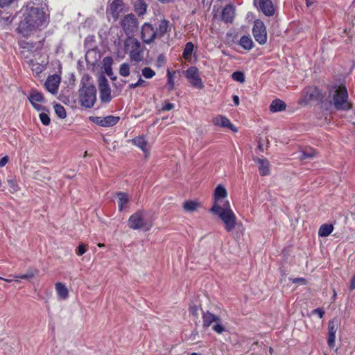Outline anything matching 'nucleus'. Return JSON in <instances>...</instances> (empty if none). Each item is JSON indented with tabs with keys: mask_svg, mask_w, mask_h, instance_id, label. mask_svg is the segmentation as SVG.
<instances>
[{
	"mask_svg": "<svg viewBox=\"0 0 355 355\" xmlns=\"http://www.w3.org/2000/svg\"><path fill=\"white\" fill-rule=\"evenodd\" d=\"M24 17L17 28L24 37L30 36L37 29L45 27L49 22L44 12L35 7L26 8Z\"/></svg>",
	"mask_w": 355,
	"mask_h": 355,
	"instance_id": "1",
	"label": "nucleus"
},
{
	"mask_svg": "<svg viewBox=\"0 0 355 355\" xmlns=\"http://www.w3.org/2000/svg\"><path fill=\"white\" fill-rule=\"evenodd\" d=\"M171 31L169 21L164 19L157 28L150 23H144L141 28V39L146 44H153L157 38H162Z\"/></svg>",
	"mask_w": 355,
	"mask_h": 355,
	"instance_id": "2",
	"label": "nucleus"
},
{
	"mask_svg": "<svg viewBox=\"0 0 355 355\" xmlns=\"http://www.w3.org/2000/svg\"><path fill=\"white\" fill-rule=\"evenodd\" d=\"M210 211L218 216L222 220L224 228L227 232H232L236 225L237 218L227 200L223 204H216L212 206Z\"/></svg>",
	"mask_w": 355,
	"mask_h": 355,
	"instance_id": "3",
	"label": "nucleus"
},
{
	"mask_svg": "<svg viewBox=\"0 0 355 355\" xmlns=\"http://www.w3.org/2000/svg\"><path fill=\"white\" fill-rule=\"evenodd\" d=\"M331 98V103L338 110H349L352 108V104L348 101L347 88L340 85L329 92Z\"/></svg>",
	"mask_w": 355,
	"mask_h": 355,
	"instance_id": "4",
	"label": "nucleus"
},
{
	"mask_svg": "<svg viewBox=\"0 0 355 355\" xmlns=\"http://www.w3.org/2000/svg\"><path fill=\"white\" fill-rule=\"evenodd\" d=\"M96 101V89L92 85H84L80 89V101L83 107L91 108Z\"/></svg>",
	"mask_w": 355,
	"mask_h": 355,
	"instance_id": "5",
	"label": "nucleus"
},
{
	"mask_svg": "<svg viewBox=\"0 0 355 355\" xmlns=\"http://www.w3.org/2000/svg\"><path fill=\"white\" fill-rule=\"evenodd\" d=\"M125 51L132 60L139 62L143 59V49L140 42L133 37H129L125 42Z\"/></svg>",
	"mask_w": 355,
	"mask_h": 355,
	"instance_id": "6",
	"label": "nucleus"
},
{
	"mask_svg": "<svg viewBox=\"0 0 355 355\" xmlns=\"http://www.w3.org/2000/svg\"><path fill=\"white\" fill-rule=\"evenodd\" d=\"M128 226L132 230L142 229L148 231L152 227L153 222L146 220L144 212L138 211L130 216Z\"/></svg>",
	"mask_w": 355,
	"mask_h": 355,
	"instance_id": "7",
	"label": "nucleus"
},
{
	"mask_svg": "<svg viewBox=\"0 0 355 355\" xmlns=\"http://www.w3.org/2000/svg\"><path fill=\"white\" fill-rule=\"evenodd\" d=\"M324 96L315 87H308L302 93V96L299 101L300 105H306L311 101H322Z\"/></svg>",
	"mask_w": 355,
	"mask_h": 355,
	"instance_id": "8",
	"label": "nucleus"
},
{
	"mask_svg": "<svg viewBox=\"0 0 355 355\" xmlns=\"http://www.w3.org/2000/svg\"><path fill=\"white\" fill-rule=\"evenodd\" d=\"M120 25L125 34L129 36L137 31L139 21L135 15L128 14L121 19Z\"/></svg>",
	"mask_w": 355,
	"mask_h": 355,
	"instance_id": "9",
	"label": "nucleus"
},
{
	"mask_svg": "<svg viewBox=\"0 0 355 355\" xmlns=\"http://www.w3.org/2000/svg\"><path fill=\"white\" fill-rule=\"evenodd\" d=\"M252 33L255 40L260 44L263 45L267 42V31L266 26L263 21L260 20H256L254 24Z\"/></svg>",
	"mask_w": 355,
	"mask_h": 355,
	"instance_id": "10",
	"label": "nucleus"
},
{
	"mask_svg": "<svg viewBox=\"0 0 355 355\" xmlns=\"http://www.w3.org/2000/svg\"><path fill=\"white\" fill-rule=\"evenodd\" d=\"M185 76L188 79L190 84L197 89H202L204 87L202 79L199 76V71L197 67H191L185 71Z\"/></svg>",
	"mask_w": 355,
	"mask_h": 355,
	"instance_id": "11",
	"label": "nucleus"
},
{
	"mask_svg": "<svg viewBox=\"0 0 355 355\" xmlns=\"http://www.w3.org/2000/svg\"><path fill=\"white\" fill-rule=\"evenodd\" d=\"M100 98L102 102L108 103L111 101V89L107 79L101 76L98 78Z\"/></svg>",
	"mask_w": 355,
	"mask_h": 355,
	"instance_id": "12",
	"label": "nucleus"
},
{
	"mask_svg": "<svg viewBox=\"0 0 355 355\" xmlns=\"http://www.w3.org/2000/svg\"><path fill=\"white\" fill-rule=\"evenodd\" d=\"M254 4L266 16H272L275 14V8L271 0H254Z\"/></svg>",
	"mask_w": 355,
	"mask_h": 355,
	"instance_id": "13",
	"label": "nucleus"
},
{
	"mask_svg": "<svg viewBox=\"0 0 355 355\" xmlns=\"http://www.w3.org/2000/svg\"><path fill=\"white\" fill-rule=\"evenodd\" d=\"M120 117L115 116H107L105 117L96 116L92 118V121L97 125L103 127H111L116 125L119 121Z\"/></svg>",
	"mask_w": 355,
	"mask_h": 355,
	"instance_id": "14",
	"label": "nucleus"
},
{
	"mask_svg": "<svg viewBox=\"0 0 355 355\" xmlns=\"http://www.w3.org/2000/svg\"><path fill=\"white\" fill-rule=\"evenodd\" d=\"M123 10V1L121 0H113L112 2L110 3L107 12L112 15L114 20H116Z\"/></svg>",
	"mask_w": 355,
	"mask_h": 355,
	"instance_id": "15",
	"label": "nucleus"
},
{
	"mask_svg": "<svg viewBox=\"0 0 355 355\" xmlns=\"http://www.w3.org/2000/svg\"><path fill=\"white\" fill-rule=\"evenodd\" d=\"M253 160L258 164L259 174L266 176L270 174V163L266 158L253 157Z\"/></svg>",
	"mask_w": 355,
	"mask_h": 355,
	"instance_id": "16",
	"label": "nucleus"
},
{
	"mask_svg": "<svg viewBox=\"0 0 355 355\" xmlns=\"http://www.w3.org/2000/svg\"><path fill=\"white\" fill-rule=\"evenodd\" d=\"M60 82V78L58 76H51L47 78L45 83L46 88L51 94H56L58 89Z\"/></svg>",
	"mask_w": 355,
	"mask_h": 355,
	"instance_id": "17",
	"label": "nucleus"
},
{
	"mask_svg": "<svg viewBox=\"0 0 355 355\" xmlns=\"http://www.w3.org/2000/svg\"><path fill=\"white\" fill-rule=\"evenodd\" d=\"M212 123L215 126L228 128L234 132L236 131V129L234 128V125H232L230 121L225 116L218 115L216 116L213 119Z\"/></svg>",
	"mask_w": 355,
	"mask_h": 355,
	"instance_id": "18",
	"label": "nucleus"
},
{
	"mask_svg": "<svg viewBox=\"0 0 355 355\" xmlns=\"http://www.w3.org/2000/svg\"><path fill=\"white\" fill-rule=\"evenodd\" d=\"M28 100L34 108H35L37 110H43V107L38 104V103H41L44 101V97L40 92H38L35 90L32 91L28 97Z\"/></svg>",
	"mask_w": 355,
	"mask_h": 355,
	"instance_id": "19",
	"label": "nucleus"
},
{
	"mask_svg": "<svg viewBox=\"0 0 355 355\" xmlns=\"http://www.w3.org/2000/svg\"><path fill=\"white\" fill-rule=\"evenodd\" d=\"M132 144L139 147L145 154V157L149 155V148L148 141L143 136L137 137L132 139Z\"/></svg>",
	"mask_w": 355,
	"mask_h": 355,
	"instance_id": "20",
	"label": "nucleus"
},
{
	"mask_svg": "<svg viewBox=\"0 0 355 355\" xmlns=\"http://www.w3.org/2000/svg\"><path fill=\"white\" fill-rule=\"evenodd\" d=\"M220 322V319L218 315H216L209 311L203 313L202 326L204 328H208L213 322Z\"/></svg>",
	"mask_w": 355,
	"mask_h": 355,
	"instance_id": "21",
	"label": "nucleus"
},
{
	"mask_svg": "<svg viewBox=\"0 0 355 355\" xmlns=\"http://www.w3.org/2000/svg\"><path fill=\"white\" fill-rule=\"evenodd\" d=\"M214 196V205L220 204L219 200L220 199L225 198L227 196V192L224 187L219 184L216 187Z\"/></svg>",
	"mask_w": 355,
	"mask_h": 355,
	"instance_id": "22",
	"label": "nucleus"
},
{
	"mask_svg": "<svg viewBox=\"0 0 355 355\" xmlns=\"http://www.w3.org/2000/svg\"><path fill=\"white\" fill-rule=\"evenodd\" d=\"M234 17V9L232 6L228 5L222 12V19L225 22H232Z\"/></svg>",
	"mask_w": 355,
	"mask_h": 355,
	"instance_id": "23",
	"label": "nucleus"
},
{
	"mask_svg": "<svg viewBox=\"0 0 355 355\" xmlns=\"http://www.w3.org/2000/svg\"><path fill=\"white\" fill-rule=\"evenodd\" d=\"M55 290L60 299L66 300L68 298L69 290L64 284L57 282L55 284Z\"/></svg>",
	"mask_w": 355,
	"mask_h": 355,
	"instance_id": "24",
	"label": "nucleus"
},
{
	"mask_svg": "<svg viewBox=\"0 0 355 355\" xmlns=\"http://www.w3.org/2000/svg\"><path fill=\"white\" fill-rule=\"evenodd\" d=\"M286 103L280 99H275L272 101L270 105V110L272 112L283 111L286 109Z\"/></svg>",
	"mask_w": 355,
	"mask_h": 355,
	"instance_id": "25",
	"label": "nucleus"
},
{
	"mask_svg": "<svg viewBox=\"0 0 355 355\" xmlns=\"http://www.w3.org/2000/svg\"><path fill=\"white\" fill-rule=\"evenodd\" d=\"M201 207L197 200H187L183 203V208L187 212H193Z\"/></svg>",
	"mask_w": 355,
	"mask_h": 355,
	"instance_id": "26",
	"label": "nucleus"
},
{
	"mask_svg": "<svg viewBox=\"0 0 355 355\" xmlns=\"http://www.w3.org/2000/svg\"><path fill=\"white\" fill-rule=\"evenodd\" d=\"M39 273V270L37 269L29 268L26 273L22 275H10V277L13 278H19V279H25L28 280H31L34 278Z\"/></svg>",
	"mask_w": 355,
	"mask_h": 355,
	"instance_id": "27",
	"label": "nucleus"
},
{
	"mask_svg": "<svg viewBox=\"0 0 355 355\" xmlns=\"http://www.w3.org/2000/svg\"><path fill=\"white\" fill-rule=\"evenodd\" d=\"M334 230V226L331 224H323L318 230V235L321 237L328 236Z\"/></svg>",
	"mask_w": 355,
	"mask_h": 355,
	"instance_id": "28",
	"label": "nucleus"
},
{
	"mask_svg": "<svg viewBox=\"0 0 355 355\" xmlns=\"http://www.w3.org/2000/svg\"><path fill=\"white\" fill-rule=\"evenodd\" d=\"M147 5L143 0H138L135 3V11L139 15H144L146 12Z\"/></svg>",
	"mask_w": 355,
	"mask_h": 355,
	"instance_id": "29",
	"label": "nucleus"
},
{
	"mask_svg": "<svg viewBox=\"0 0 355 355\" xmlns=\"http://www.w3.org/2000/svg\"><path fill=\"white\" fill-rule=\"evenodd\" d=\"M240 45L246 50H250L253 47V42L249 36H243L239 41Z\"/></svg>",
	"mask_w": 355,
	"mask_h": 355,
	"instance_id": "30",
	"label": "nucleus"
},
{
	"mask_svg": "<svg viewBox=\"0 0 355 355\" xmlns=\"http://www.w3.org/2000/svg\"><path fill=\"white\" fill-rule=\"evenodd\" d=\"M117 196L119 198V209L120 211H121L123 209V206L125 205L129 202L130 198L128 197L127 193L122 192L118 193Z\"/></svg>",
	"mask_w": 355,
	"mask_h": 355,
	"instance_id": "31",
	"label": "nucleus"
},
{
	"mask_svg": "<svg viewBox=\"0 0 355 355\" xmlns=\"http://www.w3.org/2000/svg\"><path fill=\"white\" fill-rule=\"evenodd\" d=\"M29 65L32 71L37 75L42 72L45 68V64L35 62L33 60L30 62Z\"/></svg>",
	"mask_w": 355,
	"mask_h": 355,
	"instance_id": "32",
	"label": "nucleus"
},
{
	"mask_svg": "<svg viewBox=\"0 0 355 355\" xmlns=\"http://www.w3.org/2000/svg\"><path fill=\"white\" fill-rule=\"evenodd\" d=\"M193 44L192 42H187L185 45V48L184 49V52H183V58L185 59V60H189L191 58V54L193 53Z\"/></svg>",
	"mask_w": 355,
	"mask_h": 355,
	"instance_id": "33",
	"label": "nucleus"
},
{
	"mask_svg": "<svg viewBox=\"0 0 355 355\" xmlns=\"http://www.w3.org/2000/svg\"><path fill=\"white\" fill-rule=\"evenodd\" d=\"M112 59L111 57H105L103 59V65L105 73L108 76H111L112 74Z\"/></svg>",
	"mask_w": 355,
	"mask_h": 355,
	"instance_id": "34",
	"label": "nucleus"
},
{
	"mask_svg": "<svg viewBox=\"0 0 355 355\" xmlns=\"http://www.w3.org/2000/svg\"><path fill=\"white\" fill-rule=\"evenodd\" d=\"M54 110L55 114L58 115V117L60 119H64L67 116L66 111L64 107L60 105V104H55L54 105Z\"/></svg>",
	"mask_w": 355,
	"mask_h": 355,
	"instance_id": "35",
	"label": "nucleus"
},
{
	"mask_svg": "<svg viewBox=\"0 0 355 355\" xmlns=\"http://www.w3.org/2000/svg\"><path fill=\"white\" fill-rule=\"evenodd\" d=\"M119 74L123 77H127L130 75V65L128 63H123L119 68Z\"/></svg>",
	"mask_w": 355,
	"mask_h": 355,
	"instance_id": "36",
	"label": "nucleus"
},
{
	"mask_svg": "<svg viewBox=\"0 0 355 355\" xmlns=\"http://www.w3.org/2000/svg\"><path fill=\"white\" fill-rule=\"evenodd\" d=\"M338 330V323L336 320H332L328 324V334H336Z\"/></svg>",
	"mask_w": 355,
	"mask_h": 355,
	"instance_id": "37",
	"label": "nucleus"
},
{
	"mask_svg": "<svg viewBox=\"0 0 355 355\" xmlns=\"http://www.w3.org/2000/svg\"><path fill=\"white\" fill-rule=\"evenodd\" d=\"M315 155V151L313 149L309 148L306 149L304 151L302 152L300 158L301 159H304L308 157H313Z\"/></svg>",
	"mask_w": 355,
	"mask_h": 355,
	"instance_id": "38",
	"label": "nucleus"
},
{
	"mask_svg": "<svg viewBox=\"0 0 355 355\" xmlns=\"http://www.w3.org/2000/svg\"><path fill=\"white\" fill-rule=\"evenodd\" d=\"M8 187H9V191L11 193L17 192L19 189L18 184H17L15 180H14V179L8 180Z\"/></svg>",
	"mask_w": 355,
	"mask_h": 355,
	"instance_id": "39",
	"label": "nucleus"
},
{
	"mask_svg": "<svg viewBox=\"0 0 355 355\" xmlns=\"http://www.w3.org/2000/svg\"><path fill=\"white\" fill-rule=\"evenodd\" d=\"M142 75L146 78H152L155 75V72L150 67H145L142 69Z\"/></svg>",
	"mask_w": 355,
	"mask_h": 355,
	"instance_id": "40",
	"label": "nucleus"
},
{
	"mask_svg": "<svg viewBox=\"0 0 355 355\" xmlns=\"http://www.w3.org/2000/svg\"><path fill=\"white\" fill-rule=\"evenodd\" d=\"M232 78L238 82L243 83L245 81V76L243 73L241 71L234 72L232 75Z\"/></svg>",
	"mask_w": 355,
	"mask_h": 355,
	"instance_id": "41",
	"label": "nucleus"
},
{
	"mask_svg": "<svg viewBox=\"0 0 355 355\" xmlns=\"http://www.w3.org/2000/svg\"><path fill=\"white\" fill-rule=\"evenodd\" d=\"M13 18L10 15L0 17V23L2 26H7L12 21Z\"/></svg>",
	"mask_w": 355,
	"mask_h": 355,
	"instance_id": "42",
	"label": "nucleus"
},
{
	"mask_svg": "<svg viewBox=\"0 0 355 355\" xmlns=\"http://www.w3.org/2000/svg\"><path fill=\"white\" fill-rule=\"evenodd\" d=\"M175 73V71H173V73L171 72L169 70L167 71V76H168V90H172L174 87V81L173 78V76Z\"/></svg>",
	"mask_w": 355,
	"mask_h": 355,
	"instance_id": "43",
	"label": "nucleus"
},
{
	"mask_svg": "<svg viewBox=\"0 0 355 355\" xmlns=\"http://www.w3.org/2000/svg\"><path fill=\"white\" fill-rule=\"evenodd\" d=\"M40 119L41 122L44 125H49L51 120H50V118L48 116V114H46V113H40Z\"/></svg>",
	"mask_w": 355,
	"mask_h": 355,
	"instance_id": "44",
	"label": "nucleus"
},
{
	"mask_svg": "<svg viewBox=\"0 0 355 355\" xmlns=\"http://www.w3.org/2000/svg\"><path fill=\"white\" fill-rule=\"evenodd\" d=\"M336 334H328L327 343L330 348L335 347Z\"/></svg>",
	"mask_w": 355,
	"mask_h": 355,
	"instance_id": "45",
	"label": "nucleus"
},
{
	"mask_svg": "<svg viewBox=\"0 0 355 355\" xmlns=\"http://www.w3.org/2000/svg\"><path fill=\"white\" fill-rule=\"evenodd\" d=\"M213 329L218 334H221L225 331V327L220 324V322H216L213 326Z\"/></svg>",
	"mask_w": 355,
	"mask_h": 355,
	"instance_id": "46",
	"label": "nucleus"
},
{
	"mask_svg": "<svg viewBox=\"0 0 355 355\" xmlns=\"http://www.w3.org/2000/svg\"><path fill=\"white\" fill-rule=\"evenodd\" d=\"M86 250V245L85 244H80L78 247L76 253L78 256H81L85 253Z\"/></svg>",
	"mask_w": 355,
	"mask_h": 355,
	"instance_id": "47",
	"label": "nucleus"
},
{
	"mask_svg": "<svg viewBox=\"0 0 355 355\" xmlns=\"http://www.w3.org/2000/svg\"><path fill=\"white\" fill-rule=\"evenodd\" d=\"M291 281L294 284H300L302 285H305L307 283V281L304 278L302 277L294 278L292 279Z\"/></svg>",
	"mask_w": 355,
	"mask_h": 355,
	"instance_id": "48",
	"label": "nucleus"
},
{
	"mask_svg": "<svg viewBox=\"0 0 355 355\" xmlns=\"http://www.w3.org/2000/svg\"><path fill=\"white\" fill-rule=\"evenodd\" d=\"M313 314H317L320 318H322L324 315V311L321 308H318L312 311Z\"/></svg>",
	"mask_w": 355,
	"mask_h": 355,
	"instance_id": "49",
	"label": "nucleus"
},
{
	"mask_svg": "<svg viewBox=\"0 0 355 355\" xmlns=\"http://www.w3.org/2000/svg\"><path fill=\"white\" fill-rule=\"evenodd\" d=\"M173 108H174V105L173 103H166L163 105L162 110L163 111H170V110H173Z\"/></svg>",
	"mask_w": 355,
	"mask_h": 355,
	"instance_id": "50",
	"label": "nucleus"
},
{
	"mask_svg": "<svg viewBox=\"0 0 355 355\" xmlns=\"http://www.w3.org/2000/svg\"><path fill=\"white\" fill-rule=\"evenodd\" d=\"M19 44H20V46H21V48H24V49H25V48H28V49H29V48H31V49H32V48H33V47H34V46L33 45V44H29V43L26 42H21L19 43Z\"/></svg>",
	"mask_w": 355,
	"mask_h": 355,
	"instance_id": "51",
	"label": "nucleus"
},
{
	"mask_svg": "<svg viewBox=\"0 0 355 355\" xmlns=\"http://www.w3.org/2000/svg\"><path fill=\"white\" fill-rule=\"evenodd\" d=\"M8 162V157L5 156L0 159V168L4 166Z\"/></svg>",
	"mask_w": 355,
	"mask_h": 355,
	"instance_id": "52",
	"label": "nucleus"
},
{
	"mask_svg": "<svg viewBox=\"0 0 355 355\" xmlns=\"http://www.w3.org/2000/svg\"><path fill=\"white\" fill-rule=\"evenodd\" d=\"M189 311H190V313L193 315H198V308H197V306H191L190 309H189Z\"/></svg>",
	"mask_w": 355,
	"mask_h": 355,
	"instance_id": "53",
	"label": "nucleus"
},
{
	"mask_svg": "<svg viewBox=\"0 0 355 355\" xmlns=\"http://www.w3.org/2000/svg\"><path fill=\"white\" fill-rule=\"evenodd\" d=\"M12 0H0V7H4L9 5Z\"/></svg>",
	"mask_w": 355,
	"mask_h": 355,
	"instance_id": "54",
	"label": "nucleus"
},
{
	"mask_svg": "<svg viewBox=\"0 0 355 355\" xmlns=\"http://www.w3.org/2000/svg\"><path fill=\"white\" fill-rule=\"evenodd\" d=\"M146 83V81L144 80H143L141 77L139 78V80L137 81V85L139 87L145 86Z\"/></svg>",
	"mask_w": 355,
	"mask_h": 355,
	"instance_id": "55",
	"label": "nucleus"
},
{
	"mask_svg": "<svg viewBox=\"0 0 355 355\" xmlns=\"http://www.w3.org/2000/svg\"><path fill=\"white\" fill-rule=\"evenodd\" d=\"M350 289H355V275L352 277L350 284Z\"/></svg>",
	"mask_w": 355,
	"mask_h": 355,
	"instance_id": "56",
	"label": "nucleus"
},
{
	"mask_svg": "<svg viewBox=\"0 0 355 355\" xmlns=\"http://www.w3.org/2000/svg\"><path fill=\"white\" fill-rule=\"evenodd\" d=\"M232 99H233V101H234V103H235L236 105H239V98L238 96L234 95L233 97H232Z\"/></svg>",
	"mask_w": 355,
	"mask_h": 355,
	"instance_id": "57",
	"label": "nucleus"
},
{
	"mask_svg": "<svg viewBox=\"0 0 355 355\" xmlns=\"http://www.w3.org/2000/svg\"><path fill=\"white\" fill-rule=\"evenodd\" d=\"M128 87H129V88L130 89H135L136 87H138L139 86L137 85V82L136 83H131V84H130Z\"/></svg>",
	"mask_w": 355,
	"mask_h": 355,
	"instance_id": "58",
	"label": "nucleus"
},
{
	"mask_svg": "<svg viewBox=\"0 0 355 355\" xmlns=\"http://www.w3.org/2000/svg\"><path fill=\"white\" fill-rule=\"evenodd\" d=\"M258 148L260 151L261 152H263L264 149H263V144H261V141L259 142V145H258Z\"/></svg>",
	"mask_w": 355,
	"mask_h": 355,
	"instance_id": "59",
	"label": "nucleus"
},
{
	"mask_svg": "<svg viewBox=\"0 0 355 355\" xmlns=\"http://www.w3.org/2000/svg\"><path fill=\"white\" fill-rule=\"evenodd\" d=\"M0 279L6 282H12V279H6V278H3L1 277H0Z\"/></svg>",
	"mask_w": 355,
	"mask_h": 355,
	"instance_id": "60",
	"label": "nucleus"
},
{
	"mask_svg": "<svg viewBox=\"0 0 355 355\" xmlns=\"http://www.w3.org/2000/svg\"><path fill=\"white\" fill-rule=\"evenodd\" d=\"M159 2L161 3H169V2H172L174 0H158Z\"/></svg>",
	"mask_w": 355,
	"mask_h": 355,
	"instance_id": "61",
	"label": "nucleus"
},
{
	"mask_svg": "<svg viewBox=\"0 0 355 355\" xmlns=\"http://www.w3.org/2000/svg\"><path fill=\"white\" fill-rule=\"evenodd\" d=\"M306 3L308 7L311 6V5L313 3V2L310 1L309 0H306Z\"/></svg>",
	"mask_w": 355,
	"mask_h": 355,
	"instance_id": "62",
	"label": "nucleus"
},
{
	"mask_svg": "<svg viewBox=\"0 0 355 355\" xmlns=\"http://www.w3.org/2000/svg\"><path fill=\"white\" fill-rule=\"evenodd\" d=\"M98 247H103V246H104V244H103V243H98Z\"/></svg>",
	"mask_w": 355,
	"mask_h": 355,
	"instance_id": "63",
	"label": "nucleus"
},
{
	"mask_svg": "<svg viewBox=\"0 0 355 355\" xmlns=\"http://www.w3.org/2000/svg\"><path fill=\"white\" fill-rule=\"evenodd\" d=\"M191 355H200V354L196 353V352H193L191 354Z\"/></svg>",
	"mask_w": 355,
	"mask_h": 355,
	"instance_id": "64",
	"label": "nucleus"
}]
</instances>
